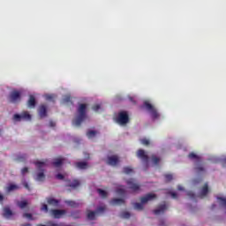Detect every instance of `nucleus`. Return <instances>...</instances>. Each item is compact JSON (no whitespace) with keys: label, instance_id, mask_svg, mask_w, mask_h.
Segmentation results:
<instances>
[{"label":"nucleus","instance_id":"39","mask_svg":"<svg viewBox=\"0 0 226 226\" xmlns=\"http://www.w3.org/2000/svg\"><path fill=\"white\" fill-rule=\"evenodd\" d=\"M23 218H28V220H33V215L29 213L23 214Z\"/></svg>","mask_w":226,"mask_h":226},{"label":"nucleus","instance_id":"27","mask_svg":"<svg viewBox=\"0 0 226 226\" xmlns=\"http://www.w3.org/2000/svg\"><path fill=\"white\" fill-rule=\"evenodd\" d=\"M18 206L20 207V209H26L27 207V200H22V201H18Z\"/></svg>","mask_w":226,"mask_h":226},{"label":"nucleus","instance_id":"23","mask_svg":"<svg viewBox=\"0 0 226 226\" xmlns=\"http://www.w3.org/2000/svg\"><path fill=\"white\" fill-rule=\"evenodd\" d=\"M63 162L64 159L63 158H56L54 160V162H52V165L54 167H61V165H63Z\"/></svg>","mask_w":226,"mask_h":226},{"label":"nucleus","instance_id":"15","mask_svg":"<svg viewBox=\"0 0 226 226\" xmlns=\"http://www.w3.org/2000/svg\"><path fill=\"white\" fill-rule=\"evenodd\" d=\"M75 167L79 170H86V169H87L89 165L86 162H78L75 163Z\"/></svg>","mask_w":226,"mask_h":226},{"label":"nucleus","instance_id":"34","mask_svg":"<svg viewBox=\"0 0 226 226\" xmlns=\"http://www.w3.org/2000/svg\"><path fill=\"white\" fill-rule=\"evenodd\" d=\"M132 216V215L130 214V212H123L121 214V218H125L126 220H128V218H130Z\"/></svg>","mask_w":226,"mask_h":226},{"label":"nucleus","instance_id":"43","mask_svg":"<svg viewBox=\"0 0 226 226\" xmlns=\"http://www.w3.org/2000/svg\"><path fill=\"white\" fill-rule=\"evenodd\" d=\"M187 196L190 197L191 199H194L195 193H193V192L190 191L187 192Z\"/></svg>","mask_w":226,"mask_h":226},{"label":"nucleus","instance_id":"32","mask_svg":"<svg viewBox=\"0 0 226 226\" xmlns=\"http://www.w3.org/2000/svg\"><path fill=\"white\" fill-rule=\"evenodd\" d=\"M71 215L72 216V218H80V212L79 211H73L71 213Z\"/></svg>","mask_w":226,"mask_h":226},{"label":"nucleus","instance_id":"18","mask_svg":"<svg viewBox=\"0 0 226 226\" xmlns=\"http://www.w3.org/2000/svg\"><path fill=\"white\" fill-rule=\"evenodd\" d=\"M207 193H209V186L207 185V184H205L200 192V199H202L203 197H206Z\"/></svg>","mask_w":226,"mask_h":226},{"label":"nucleus","instance_id":"9","mask_svg":"<svg viewBox=\"0 0 226 226\" xmlns=\"http://www.w3.org/2000/svg\"><path fill=\"white\" fill-rule=\"evenodd\" d=\"M9 100H10L11 103H17L18 102H20V100H21L20 92L17 91V90H13L12 92H11V94L9 95Z\"/></svg>","mask_w":226,"mask_h":226},{"label":"nucleus","instance_id":"10","mask_svg":"<svg viewBox=\"0 0 226 226\" xmlns=\"http://www.w3.org/2000/svg\"><path fill=\"white\" fill-rule=\"evenodd\" d=\"M13 119L14 121H22V119L24 121H31V115L27 111H25L20 115L15 114Z\"/></svg>","mask_w":226,"mask_h":226},{"label":"nucleus","instance_id":"51","mask_svg":"<svg viewBox=\"0 0 226 226\" xmlns=\"http://www.w3.org/2000/svg\"><path fill=\"white\" fill-rule=\"evenodd\" d=\"M47 99H48V100H52V96L49 95V96L47 97Z\"/></svg>","mask_w":226,"mask_h":226},{"label":"nucleus","instance_id":"48","mask_svg":"<svg viewBox=\"0 0 226 226\" xmlns=\"http://www.w3.org/2000/svg\"><path fill=\"white\" fill-rule=\"evenodd\" d=\"M4 200V196L3 194H0V202H3Z\"/></svg>","mask_w":226,"mask_h":226},{"label":"nucleus","instance_id":"1","mask_svg":"<svg viewBox=\"0 0 226 226\" xmlns=\"http://www.w3.org/2000/svg\"><path fill=\"white\" fill-rule=\"evenodd\" d=\"M86 119H87V104L81 103L78 107L77 116L72 120V124L74 126H80Z\"/></svg>","mask_w":226,"mask_h":226},{"label":"nucleus","instance_id":"24","mask_svg":"<svg viewBox=\"0 0 226 226\" xmlns=\"http://www.w3.org/2000/svg\"><path fill=\"white\" fill-rule=\"evenodd\" d=\"M17 162H26L27 160V154H19L16 157Z\"/></svg>","mask_w":226,"mask_h":226},{"label":"nucleus","instance_id":"28","mask_svg":"<svg viewBox=\"0 0 226 226\" xmlns=\"http://www.w3.org/2000/svg\"><path fill=\"white\" fill-rule=\"evenodd\" d=\"M65 204H67V206H70L71 207H79V203L73 200H66Z\"/></svg>","mask_w":226,"mask_h":226},{"label":"nucleus","instance_id":"30","mask_svg":"<svg viewBox=\"0 0 226 226\" xmlns=\"http://www.w3.org/2000/svg\"><path fill=\"white\" fill-rule=\"evenodd\" d=\"M97 192L102 199H107V192L102 189H97Z\"/></svg>","mask_w":226,"mask_h":226},{"label":"nucleus","instance_id":"2","mask_svg":"<svg viewBox=\"0 0 226 226\" xmlns=\"http://www.w3.org/2000/svg\"><path fill=\"white\" fill-rule=\"evenodd\" d=\"M188 158L190 160L194 161L195 162L194 170L197 172V174H199L200 176H202V174H206V167L204 166V162H202V157L192 152L188 154Z\"/></svg>","mask_w":226,"mask_h":226},{"label":"nucleus","instance_id":"8","mask_svg":"<svg viewBox=\"0 0 226 226\" xmlns=\"http://www.w3.org/2000/svg\"><path fill=\"white\" fill-rule=\"evenodd\" d=\"M127 186L129 190H132V192H139L140 190V185H139L137 182H135L134 178H130L126 181Z\"/></svg>","mask_w":226,"mask_h":226},{"label":"nucleus","instance_id":"50","mask_svg":"<svg viewBox=\"0 0 226 226\" xmlns=\"http://www.w3.org/2000/svg\"><path fill=\"white\" fill-rule=\"evenodd\" d=\"M20 226H31V223H24V224H21Z\"/></svg>","mask_w":226,"mask_h":226},{"label":"nucleus","instance_id":"49","mask_svg":"<svg viewBox=\"0 0 226 226\" xmlns=\"http://www.w3.org/2000/svg\"><path fill=\"white\" fill-rule=\"evenodd\" d=\"M130 102H132V103H135V100L133 99V97H129Z\"/></svg>","mask_w":226,"mask_h":226},{"label":"nucleus","instance_id":"6","mask_svg":"<svg viewBox=\"0 0 226 226\" xmlns=\"http://www.w3.org/2000/svg\"><path fill=\"white\" fill-rule=\"evenodd\" d=\"M144 106L146 107L147 110L150 111L153 119H158V117H160V113H158L154 106H153L151 103L145 102Z\"/></svg>","mask_w":226,"mask_h":226},{"label":"nucleus","instance_id":"7","mask_svg":"<svg viewBox=\"0 0 226 226\" xmlns=\"http://www.w3.org/2000/svg\"><path fill=\"white\" fill-rule=\"evenodd\" d=\"M105 209H107L106 207H99L96 211H89L87 213V218L88 220H95L96 216L99 215H102V213H105Z\"/></svg>","mask_w":226,"mask_h":226},{"label":"nucleus","instance_id":"11","mask_svg":"<svg viewBox=\"0 0 226 226\" xmlns=\"http://www.w3.org/2000/svg\"><path fill=\"white\" fill-rule=\"evenodd\" d=\"M137 156L139 158V160H142L145 163H148L149 162V156L146 154V151L143 149H139L137 152Z\"/></svg>","mask_w":226,"mask_h":226},{"label":"nucleus","instance_id":"41","mask_svg":"<svg viewBox=\"0 0 226 226\" xmlns=\"http://www.w3.org/2000/svg\"><path fill=\"white\" fill-rule=\"evenodd\" d=\"M29 172V169L27 167H25L21 170V174L24 176L25 174H27Z\"/></svg>","mask_w":226,"mask_h":226},{"label":"nucleus","instance_id":"26","mask_svg":"<svg viewBox=\"0 0 226 226\" xmlns=\"http://www.w3.org/2000/svg\"><path fill=\"white\" fill-rule=\"evenodd\" d=\"M97 133H98V132H96V131L89 130L87 132V137L88 139H94V137H96Z\"/></svg>","mask_w":226,"mask_h":226},{"label":"nucleus","instance_id":"40","mask_svg":"<svg viewBox=\"0 0 226 226\" xmlns=\"http://www.w3.org/2000/svg\"><path fill=\"white\" fill-rule=\"evenodd\" d=\"M56 179H59L60 181H63V179H64V175L61 174V173H58L56 176Z\"/></svg>","mask_w":226,"mask_h":226},{"label":"nucleus","instance_id":"52","mask_svg":"<svg viewBox=\"0 0 226 226\" xmlns=\"http://www.w3.org/2000/svg\"><path fill=\"white\" fill-rule=\"evenodd\" d=\"M222 163L226 164V158L222 160Z\"/></svg>","mask_w":226,"mask_h":226},{"label":"nucleus","instance_id":"36","mask_svg":"<svg viewBox=\"0 0 226 226\" xmlns=\"http://www.w3.org/2000/svg\"><path fill=\"white\" fill-rule=\"evenodd\" d=\"M102 109V106L100 104H95L92 107V109L94 111V112H98V110Z\"/></svg>","mask_w":226,"mask_h":226},{"label":"nucleus","instance_id":"5","mask_svg":"<svg viewBox=\"0 0 226 226\" xmlns=\"http://www.w3.org/2000/svg\"><path fill=\"white\" fill-rule=\"evenodd\" d=\"M34 165H36L38 170H41V172L37 173L36 180L45 181V173H44L45 170H43L45 167V162L37 161V162H34Z\"/></svg>","mask_w":226,"mask_h":226},{"label":"nucleus","instance_id":"3","mask_svg":"<svg viewBox=\"0 0 226 226\" xmlns=\"http://www.w3.org/2000/svg\"><path fill=\"white\" fill-rule=\"evenodd\" d=\"M154 199H156V194H147L145 197L140 199L141 203H134V209H137V211H142V209H144L143 204H147L149 200H154Z\"/></svg>","mask_w":226,"mask_h":226},{"label":"nucleus","instance_id":"46","mask_svg":"<svg viewBox=\"0 0 226 226\" xmlns=\"http://www.w3.org/2000/svg\"><path fill=\"white\" fill-rule=\"evenodd\" d=\"M49 126H50L51 128H54V126H56V122L50 121V122H49Z\"/></svg>","mask_w":226,"mask_h":226},{"label":"nucleus","instance_id":"25","mask_svg":"<svg viewBox=\"0 0 226 226\" xmlns=\"http://www.w3.org/2000/svg\"><path fill=\"white\" fill-rule=\"evenodd\" d=\"M13 212H11V209L6 207L4 209V216L5 218H10V216H12Z\"/></svg>","mask_w":226,"mask_h":226},{"label":"nucleus","instance_id":"53","mask_svg":"<svg viewBox=\"0 0 226 226\" xmlns=\"http://www.w3.org/2000/svg\"><path fill=\"white\" fill-rule=\"evenodd\" d=\"M216 207V205H212V209H215Z\"/></svg>","mask_w":226,"mask_h":226},{"label":"nucleus","instance_id":"21","mask_svg":"<svg viewBox=\"0 0 226 226\" xmlns=\"http://www.w3.org/2000/svg\"><path fill=\"white\" fill-rule=\"evenodd\" d=\"M47 202L49 206H54L55 207H57V206H59V200L54 198H47Z\"/></svg>","mask_w":226,"mask_h":226},{"label":"nucleus","instance_id":"17","mask_svg":"<svg viewBox=\"0 0 226 226\" xmlns=\"http://www.w3.org/2000/svg\"><path fill=\"white\" fill-rule=\"evenodd\" d=\"M39 116L40 117H47V106L44 104L39 107Z\"/></svg>","mask_w":226,"mask_h":226},{"label":"nucleus","instance_id":"44","mask_svg":"<svg viewBox=\"0 0 226 226\" xmlns=\"http://www.w3.org/2000/svg\"><path fill=\"white\" fill-rule=\"evenodd\" d=\"M23 186H24L26 190H28V191L31 190V188L29 187V184H27V182H24V183H23Z\"/></svg>","mask_w":226,"mask_h":226},{"label":"nucleus","instance_id":"29","mask_svg":"<svg viewBox=\"0 0 226 226\" xmlns=\"http://www.w3.org/2000/svg\"><path fill=\"white\" fill-rule=\"evenodd\" d=\"M124 174H133V169L132 167H124L123 169Z\"/></svg>","mask_w":226,"mask_h":226},{"label":"nucleus","instance_id":"33","mask_svg":"<svg viewBox=\"0 0 226 226\" xmlns=\"http://www.w3.org/2000/svg\"><path fill=\"white\" fill-rule=\"evenodd\" d=\"M152 162L154 165H158L160 163L159 157H156V155H152Z\"/></svg>","mask_w":226,"mask_h":226},{"label":"nucleus","instance_id":"16","mask_svg":"<svg viewBox=\"0 0 226 226\" xmlns=\"http://www.w3.org/2000/svg\"><path fill=\"white\" fill-rule=\"evenodd\" d=\"M167 211V205L162 204L158 207L157 209L154 210V215H162Z\"/></svg>","mask_w":226,"mask_h":226},{"label":"nucleus","instance_id":"13","mask_svg":"<svg viewBox=\"0 0 226 226\" xmlns=\"http://www.w3.org/2000/svg\"><path fill=\"white\" fill-rule=\"evenodd\" d=\"M66 213V210H59V209H53L51 210V215L54 216V218H61L64 214Z\"/></svg>","mask_w":226,"mask_h":226},{"label":"nucleus","instance_id":"38","mask_svg":"<svg viewBox=\"0 0 226 226\" xmlns=\"http://www.w3.org/2000/svg\"><path fill=\"white\" fill-rule=\"evenodd\" d=\"M41 211H45V213H49V206H47V204H42Z\"/></svg>","mask_w":226,"mask_h":226},{"label":"nucleus","instance_id":"20","mask_svg":"<svg viewBox=\"0 0 226 226\" xmlns=\"http://www.w3.org/2000/svg\"><path fill=\"white\" fill-rule=\"evenodd\" d=\"M110 204L111 206H122V204H124V200L116 198L110 200Z\"/></svg>","mask_w":226,"mask_h":226},{"label":"nucleus","instance_id":"45","mask_svg":"<svg viewBox=\"0 0 226 226\" xmlns=\"http://www.w3.org/2000/svg\"><path fill=\"white\" fill-rule=\"evenodd\" d=\"M170 195H171L172 199H177V192H170Z\"/></svg>","mask_w":226,"mask_h":226},{"label":"nucleus","instance_id":"19","mask_svg":"<svg viewBox=\"0 0 226 226\" xmlns=\"http://www.w3.org/2000/svg\"><path fill=\"white\" fill-rule=\"evenodd\" d=\"M16 190H20V186L15 184H10L9 186L6 188L7 193H11V192H16Z\"/></svg>","mask_w":226,"mask_h":226},{"label":"nucleus","instance_id":"31","mask_svg":"<svg viewBox=\"0 0 226 226\" xmlns=\"http://www.w3.org/2000/svg\"><path fill=\"white\" fill-rule=\"evenodd\" d=\"M166 183H170L174 177H172V174H166L164 175Z\"/></svg>","mask_w":226,"mask_h":226},{"label":"nucleus","instance_id":"4","mask_svg":"<svg viewBox=\"0 0 226 226\" xmlns=\"http://www.w3.org/2000/svg\"><path fill=\"white\" fill-rule=\"evenodd\" d=\"M116 123L120 126H125L130 123V116L127 111H120L116 118Z\"/></svg>","mask_w":226,"mask_h":226},{"label":"nucleus","instance_id":"42","mask_svg":"<svg viewBox=\"0 0 226 226\" xmlns=\"http://www.w3.org/2000/svg\"><path fill=\"white\" fill-rule=\"evenodd\" d=\"M63 100H64V103H69V102L72 101V98L67 95V96H65Z\"/></svg>","mask_w":226,"mask_h":226},{"label":"nucleus","instance_id":"35","mask_svg":"<svg viewBox=\"0 0 226 226\" xmlns=\"http://www.w3.org/2000/svg\"><path fill=\"white\" fill-rule=\"evenodd\" d=\"M140 142H141V144H143V146H149V144H150V141L147 139H140Z\"/></svg>","mask_w":226,"mask_h":226},{"label":"nucleus","instance_id":"14","mask_svg":"<svg viewBox=\"0 0 226 226\" xmlns=\"http://www.w3.org/2000/svg\"><path fill=\"white\" fill-rule=\"evenodd\" d=\"M28 109H34L36 107V98L34 95H30L27 102Z\"/></svg>","mask_w":226,"mask_h":226},{"label":"nucleus","instance_id":"22","mask_svg":"<svg viewBox=\"0 0 226 226\" xmlns=\"http://www.w3.org/2000/svg\"><path fill=\"white\" fill-rule=\"evenodd\" d=\"M66 186H69V188H79L80 186V182L77 179L73 180L72 182H69Z\"/></svg>","mask_w":226,"mask_h":226},{"label":"nucleus","instance_id":"47","mask_svg":"<svg viewBox=\"0 0 226 226\" xmlns=\"http://www.w3.org/2000/svg\"><path fill=\"white\" fill-rule=\"evenodd\" d=\"M177 190H179V192H183V191H185V188L181 185H178Z\"/></svg>","mask_w":226,"mask_h":226},{"label":"nucleus","instance_id":"12","mask_svg":"<svg viewBox=\"0 0 226 226\" xmlns=\"http://www.w3.org/2000/svg\"><path fill=\"white\" fill-rule=\"evenodd\" d=\"M108 165H111V167H116L117 163H119V157L117 155H111L108 157L107 160Z\"/></svg>","mask_w":226,"mask_h":226},{"label":"nucleus","instance_id":"37","mask_svg":"<svg viewBox=\"0 0 226 226\" xmlns=\"http://www.w3.org/2000/svg\"><path fill=\"white\" fill-rule=\"evenodd\" d=\"M117 193L118 195H124V193H126V191H124V189H123V188H118V189L117 190Z\"/></svg>","mask_w":226,"mask_h":226}]
</instances>
